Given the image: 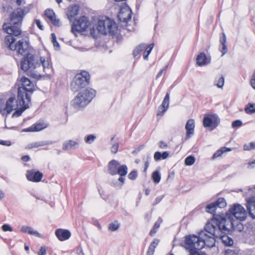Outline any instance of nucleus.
<instances>
[{
	"mask_svg": "<svg viewBox=\"0 0 255 255\" xmlns=\"http://www.w3.org/2000/svg\"><path fill=\"white\" fill-rule=\"evenodd\" d=\"M214 219L211 223L206 224L204 230L198 233V236L190 235L185 237L186 248L189 252V255H199L198 250L202 249L205 246L212 247L215 244V238H219L227 246L233 245V239L227 234L230 231L225 230L220 224L214 225Z\"/></svg>",
	"mask_w": 255,
	"mask_h": 255,
	"instance_id": "f257e3e1",
	"label": "nucleus"
},
{
	"mask_svg": "<svg viewBox=\"0 0 255 255\" xmlns=\"http://www.w3.org/2000/svg\"><path fill=\"white\" fill-rule=\"evenodd\" d=\"M17 49L18 54L24 55L21 62V69L27 72L30 77L38 79L42 72L47 74L51 70V65L47 58L36 57L27 51L28 49Z\"/></svg>",
	"mask_w": 255,
	"mask_h": 255,
	"instance_id": "f03ea898",
	"label": "nucleus"
},
{
	"mask_svg": "<svg viewBox=\"0 0 255 255\" xmlns=\"http://www.w3.org/2000/svg\"><path fill=\"white\" fill-rule=\"evenodd\" d=\"M29 10L28 7L17 8L10 14L8 23L3 24V30L8 34L4 39V44L6 48H11L15 42L16 39L13 36H17L21 34L20 27L23 19Z\"/></svg>",
	"mask_w": 255,
	"mask_h": 255,
	"instance_id": "7ed1b4c3",
	"label": "nucleus"
},
{
	"mask_svg": "<svg viewBox=\"0 0 255 255\" xmlns=\"http://www.w3.org/2000/svg\"><path fill=\"white\" fill-rule=\"evenodd\" d=\"M20 86L18 89V98L20 103L24 105L23 110L28 109L30 103V95L34 90V85L30 80L24 76L19 79Z\"/></svg>",
	"mask_w": 255,
	"mask_h": 255,
	"instance_id": "20e7f679",
	"label": "nucleus"
},
{
	"mask_svg": "<svg viewBox=\"0 0 255 255\" xmlns=\"http://www.w3.org/2000/svg\"><path fill=\"white\" fill-rule=\"evenodd\" d=\"M117 30V26L115 22L110 18L105 17L104 19H99L96 24L90 28V34L93 38H96L98 33L115 35Z\"/></svg>",
	"mask_w": 255,
	"mask_h": 255,
	"instance_id": "39448f33",
	"label": "nucleus"
},
{
	"mask_svg": "<svg viewBox=\"0 0 255 255\" xmlns=\"http://www.w3.org/2000/svg\"><path fill=\"white\" fill-rule=\"evenodd\" d=\"M96 94V91L92 88H87L83 90L71 101V105L76 110H81L91 102Z\"/></svg>",
	"mask_w": 255,
	"mask_h": 255,
	"instance_id": "423d86ee",
	"label": "nucleus"
},
{
	"mask_svg": "<svg viewBox=\"0 0 255 255\" xmlns=\"http://www.w3.org/2000/svg\"><path fill=\"white\" fill-rule=\"evenodd\" d=\"M217 224H220V226L223 227V229L230 231L241 232L244 228L243 224L240 221L222 216H217L215 218L214 225H217Z\"/></svg>",
	"mask_w": 255,
	"mask_h": 255,
	"instance_id": "0eeeda50",
	"label": "nucleus"
},
{
	"mask_svg": "<svg viewBox=\"0 0 255 255\" xmlns=\"http://www.w3.org/2000/svg\"><path fill=\"white\" fill-rule=\"evenodd\" d=\"M90 75L86 71H83L77 74L73 78L71 83V89L73 92H76L88 85Z\"/></svg>",
	"mask_w": 255,
	"mask_h": 255,
	"instance_id": "6e6552de",
	"label": "nucleus"
},
{
	"mask_svg": "<svg viewBox=\"0 0 255 255\" xmlns=\"http://www.w3.org/2000/svg\"><path fill=\"white\" fill-rule=\"evenodd\" d=\"M19 99L17 97L16 99L15 97H10L6 101L7 114H10L12 111L17 110L13 114V117H18L21 115L25 110H23V105L20 103Z\"/></svg>",
	"mask_w": 255,
	"mask_h": 255,
	"instance_id": "1a4fd4ad",
	"label": "nucleus"
},
{
	"mask_svg": "<svg viewBox=\"0 0 255 255\" xmlns=\"http://www.w3.org/2000/svg\"><path fill=\"white\" fill-rule=\"evenodd\" d=\"M108 171L113 175L118 174L121 176H124L128 173V167L126 165H121L118 161L113 159L108 164Z\"/></svg>",
	"mask_w": 255,
	"mask_h": 255,
	"instance_id": "9d476101",
	"label": "nucleus"
},
{
	"mask_svg": "<svg viewBox=\"0 0 255 255\" xmlns=\"http://www.w3.org/2000/svg\"><path fill=\"white\" fill-rule=\"evenodd\" d=\"M90 25L88 18L87 16H83L78 20L73 22L71 31L76 35V33H81L85 31Z\"/></svg>",
	"mask_w": 255,
	"mask_h": 255,
	"instance_id": "9b49d317",
	"label": "nucleus"
},
{
	"mask_svg": "<svg viewBox=\"0 0 255 255\" xmlns=\"http://www.w3.org/2000/svg\"><path fill=\"white\" fill-rule=\"evenodd\" d=\"M229 212L240 221H245L248 216L247 211L244 207L238 204H235Z\"/></svg>",
	"mask_w": 255,
	"mask_h": 255,
	"instance_id": "f8f14e48",
	"label": "nucleus"
},
{
	"mask_svg": "<svg viewBox=\"0 0 255 255\" xmlns=\"http://www.w3.org/2000/svg\"><path fill=\"white\" fill-rule=\"evenodd\" d=\"M220 122V119L217 115L207 114L204 116L203 124L205 128L211 127L214 129L219 124Z\"/></svg>",
	"mask_w": 255,
	"mask_h": 255,
	"instance_id": "ddd939ff",
	"label": "nucleus"
},
{
	"mask_svg": "<svg viewBox=\"0 0 255 255\" xmlns=\"http://www.w3.org/2000/svg\"><path fill=\"white\" fill-rule=\"evenodd\" d=\"M131 10L129 7H125L121 9L118 18L120 22L127 23L131 19Z\"/></svg>",
	"mask_w": 255,
	"mask_h": 255,
	"instance_id": "4468645a",
	"label": "nucleus"
},
{
	"mask_svg": "<svg viewBox=\"0 0 255 255\" xmlns=\"http://www.w3.org/2000/svg\"><path fill=\"white\" fill-rule=\"evenodd\" d=\"M211 61V57L208 54L201 52L196 57V63L199 66H204L209 64Z\"/></svg>",
	"mask_w": 255,
	"mask_h": 255,
	"instance_id": "2eb2a0df",
	"label": "nucleus"
},
{
	"mask_svg": "<svg viewBox=\"0 0 255 255\" xmlns=\"http://www.w3.org/2000/svg\"><path fill=\"white\" fill-rule=\"evenodd\" d=\"M195 128V122L194 120L189 119L187 121L185 125V129L186 130L185 140L188 139L194 134Z\"/></svg>",
	"mask_w": 255,
	"mask_h": 255,
	"instance_id": "dca6fc26",
	"label": "nucleus"
},
{
	"mask_svg": "<svg viewBox=\"0 0 255 255\" xmlns=\"http://www.w3.org/2000/svg\"><path fill=\"white\" fill-rule=\"evenodd\" d=\"M43 176L42 173L39 171L34 172L33 170H28L27 171L26 178L31 181L39 182L41 180Z\"/></svg>",
	"mask_w": 255,
	"mask_h": 255,
	"instance_id": "f3484780",
	"label": "nucleus"
},
{
	"mask_svg": "<svg viewBox=\"0 0 255 255\" xmlns=\"http://www.w3.org/2000/svg\"><path fill=\"white\" fill-rule=\"evenodd\" d=\"M55 235L60 241H63L70 237L71 233L67 230L59 229L56 230Z\"/></svg>",
	"mask_w": 255,
	"mask_h": 255,
	"instance_id": "a211bd4d",
	"label": "nucleus"
},
{
	"mask_svg": "<svg viewBox=\"0 0 255 255\" xmlns=\"http://www.w3.org/2000/svg\"><path fill=\"white\" fill-rule=\"evenodd\" d=\"M169 104V94L167 93L161 106L158 108L157 115H163L168 109Z\"/></svg>",
	"mask_w": 255,
	"mask_h": 255,
	"instance_id": "6ab92c4d",
	"label": "nucleus"
},
{
	"mask_svg": "<svg viewBox=\"0 0 255 255\" xmlns=\"http://www.w3.org/2000/svg\"><path fill=\"white\" fill-rule=\"evenodd\" d=\"M44 15L50 20L55 26H59V20L56 19L54 11L51 9H46Z\"/></svg>",
	"mask_w": 255,
	"mask_h": 255,
	"instance_id": "aec40b11",
	"label": "nucleus"
},
{
	"mask_svg": "<svg viewBox=\"0 0 255 255\" xmlns=\"http://www.w3.org/2000/svg\"><path fill=\"white\" fill-rule=\"evenodd\" d=\"M48 127L47 124L44 123H37L30 127L23 129L25 132H36L42 130Z\"/></svg>",
	"mask_w": 255,
	"mask_h": 255,
	"instance_id": "412c9836",
	"label": "nucleus"
},
{
	"mask_svg": "<svg viewBox=\"0 0 255 255\" xmlns=\"http://www.w3.org/2000/svg\"><path fill=\"white\" fill-rule=\"evenodd\" d=\"M79 11V6L78 5H73L68 8L67 15L68 19L72 21L74 17L78 15Z\"/></svg>",
	"mask_w": 255,
	"mask_h": 255,
	"instance_id": "4be33fe9",
	"label": "nucleus"
},
{
	"mask_svg": "<svg viewBox=\"0 0 255 255\" xmlns=\"http://www.w3.org/2000/svg\"><path fill=\"white\" fill-rule=\"evenodd\" d=\"M247 208L249 211V215L253 218L255 219V198H251L247 202Z\"/></svg>",
	"mask_w": 255,
	"mask_h": 255,
	"instance_id": "5701e85b",
	"label": "nucleus"
},
{
	"mask_svg": "<svg viewBox=\"0 0 255 255\" xmlns=\"http://www.w3.org/2000/svg\"><path fill=\"white\" fill-rule=\"evenodd\" d=\"M79 143L75 140H66L63 143L62 149L64 150H70L78 147Z\"/></svg>",
	"mask_w": 255,
	"mask_h": 255,
	"instance_id": "b1692460",
	"label": "nucleus"
},
{
	"mask_svg": "<svg viewBox=\"0 0 255 255\" xmlns=\"http://www.w3.org/2000/svg\"><path fill=\"white\" fill-rule=\"evenodd\" d=\"M20 232L23 233H27L36 237L42 238V235L40 233L34 230L32 227L28 226L22 225L20 229Z\"/></svg>",
	"mask_w": 255,
	"mask_h": 255,
	"instance_id": "393cba45",
	"label": "nucleus"
},
{
	"mask_svg": "<svg viewBox=\"0 0 255 255\" xmlns=\"http://www.w3.org/2000/svg\"><path fill=\"white\" fill-rule=\"evenodd\" d=\"M31 48L30 46L28 37L25 36L24 38L19 40L18 42L15 44L14 48Z\"/></svg>",
	"mask_w": 255,
	"mask_h": 255,
	"instance_id": "a878e982",
	"label": "nucleus"
},
{
	"mask_svg": "<svg viewBox=\"0 0 255 255\" xmlns=\"http://www.w3.org/2000/svg\"><path fill=\"white\" fill-rule=\"evenodd\" d=\"M54 142L52 141H41L36 142H33L28 144L26 146L27 149H32L33 148H38L40 146H42L46 145L51 144Z\"/></svg>",
	"mask_w": 255,
	"mask_h": 255,
	"instance_id": "bb28decb",
	"label": "nucleus"
},
{
	"mask_svg": "<svg viewBox=\"0 0 255 255\" xmlns=\"http://www.w3.org/2000/svg\"><path fill=\"white\" fill-rule=\"evenodd\" d=\"M217 208L216 207V204L214 203H212L210 204H208L206 208V211L208 213H210L213 215V217L210 223L212 222V220L215 219V217L217 216H222L223 217H225L223 215H216V211Z\"/></svg>",
	"mask_w": 255,
	"mask_h": 255,
	"instance_id": "cd10ccee",
	"label": "nucleus"
},
{
	"mask_svg": "<svg viewBox=\"0 0 255 255\" xmlns=\"http://www.w3.org/2000/svg\"><path fill=\"white\" fill-rule=\"evenodd\" d=\"M169 156V152L168 151H164L161 153L159 151H156L154 154V159L155 161H158L161 159H166Z\"/></svg>",
	"mask_w": 255,
	"mask_h": 255,
	"instance_id": "c85d7f7f",
	"label": "nucleus"
},
{
	"mask_svg": "<svg viewBox=\"0 0 255 255\" xmlns=\"http://www.w3.org/2000/svg\"><path fill=\"white\" fill-rule=\"evenodd\" d=\"M225 83L224 77L223 75L218 76L216 78L214 84L219 88H223Z\"/></svg>",
	"mask_w": 255,
	"mask_h": 255,
	"instance_id": "c756f323",
	"label": "nucleus"
},
{
	"mask_svg": "<svg viewBox=\"0 0 255 255\" xmlns=\"http://www.w3.org/2000/svg\"><path fill=\"white\" fill-rule=\"evenodd\" d=\"M231 149L229 148H227L226 147H223L218 150L213 155L212 158L215 159L218 157L221 156L224 152L226 151H231Z\"/></svg>",
	"mask_w": 255,
	"mask_h": 255,
	"instance_id": "7c9ffc66",
	"label": "nucleus"
},
{
	"mask_svg": "<svg viewBox=\"0 0 255 255\" xmlns=\"http://www.w3.org/2000/svg\"><path fill=\"white\" fill-rule=\"evenodd\" d=\"M245 111L248 114H253L255 113V104L248 103L245 108Z\"/></svg>",
	"mask_w": 255,
	"mask_h": 255,
	"instance_id": "2f4dec72",
	"label": "nucleus"
},
{
	"mask_svg": "<svg viewBox=\"0 0 255 255\" xmlns=\"http://www.w3.org/2000/svg\"><path fill=\"white\" fill-rule=\"evenodd\" d=\"M112 142V147L111 148V151L113 154H116L119 149V144L118 141L114 140V137H113L111 138Z\"/></svg>",
	"mask_w": 255,
	"mask_h": 255,
	"instance_id": "473e14b6",
	"label": "nucleus"
},
{
	"mask_svg": "<svg viewBox=\"0 0 255 255\" xmlns=\"http://www.w3.org/2000/svg\"><path fill=\"white\" fill-rule=\"evenodd\" d=\"M216 204V208H223L226 206V202L224 198H220L216 201L215 202H214Z\"/></svg>",
	"mask_w": 255,
	"mask_h": 255,
	"instance_id": "72a5a7b5",
	"label": "nucleus"
},
{
	"mask_svg": "<svg viewBox=\"0 0 255 255\" xmlns=\"http://www.w3.org/2000/svg\"><path fill=\"white\" fill-rule=\"evenodd\" d=\"M120 227V224L118 221H115L111 223L109 225V230L112 232L117 231Z\"/></svg>",
	"mask_w": 255,
	"mask_h": 255,
	"instance_id": "f704fd0d",
	"label": "nucleus"
},
{
	"mask_svg": "<svg viewBox=\"0 0 255 255\" xmlns=\"http://www.w3.org/2000/svg\"><path fill=\"white\" fill-rule=\"evenodd\" d=\"M6 106V102L4 103L2 100H0V113L4 115L7 114V108L5 107Z\"/></svg>",
	"mask_w": 255,
	"mask_h": 255,
	"instance_id": "c9c22d12",
	"label": "nucleus"
},
{
	"mask_svg": "<svg viewBox=\"0 0 255 255\" xmlns=\"http://www.w3.org/2000/svg\"><path fill=\"white\" fill-rule=\"evenodd\" d=\"M195 158L193 156L187 157L184 161L185 164L187 166H191L195 162Z\"/></svg>",
	"mask_w": 255,
	"mask_h": 255,
	"instance_id": "e433bc0d",
	"label": "nucleus"
},
{
	"mask_svg": "<svg viewBox=\"0 0 255 255\" xmlns=\"http://www.w3.org/2000/svg\"><path fill=\"white\" fill-rule=\"evenodd\" d=\"M152 178L155 183H159L161 179L159 172L158 171H154L152 174Z\"/></svg>",
	"mask_w": 255,
	"mask_h": 255,
	"instance_id": "4c0bfd02",
	"label": "nucleus"
},
{
	"mask_svg": "<svg viewBox=\"0 0 255 255\" xmlns=\"http://www.w3.org/2000/svg\"><path fill=\"white\" fill-rule=\"evenodd\" d=\"M96 138V136L94 134H89L85 137V141L86 143L88 144H91L94 141Z\"/></svg>",
	"mask_w": 255,
	"mask_h": 255,
	"instance_id": "58836bf2",
	"label": "nucleus"
},
{
	"mask_svg": "<svg viewBox=\"0 0 255 255\" xmlns=\"http://www.w3.org/2000/svg\"><path fill=\"white\" fill-rule=\"evenodd\" d=\"M159 243V240L157 239H154L152 241V242L150 244L149 247V248H151V249L155 250V249L156 248V246L158 245V243Z\"/></svg>",
	"mask_w": 255,
	"mask_h": 255,
	"instance_id": "ea45409f",
	"label": "nucleus"
},
{
	"mask_svg": "<svg viewBox=\"0 0 255 255\" xmlns=\"http://www.w3.org/2000/svg\"><path fill=\"white\" fill-rule=\"evenodd\" d=\"M220 42L221 44L222 45V48H227L226 42V37L225 33H222V36L220 37Z\"/></svg>",
	"mask_w": 255,
	"mask_h": 255,
	"instance_id": "a19ab883",
	"label": "nucleus"
},
{
	"mask_svg": "<svg viewBox=\"0 0 255 255\" xmlns=\"http://www.w3.org/2000/svg\"><path fill=\"white\" fill-rule=\"evenodd\" d=\"M51 41L53 43L54 47H59V44L57 41L56 35L54 33L51 34Z\"/></svg>",
	"mask_w": 255,
	"mask_h": 255,
	"instance_id": "79ce46f5",
	"label": "nucleus"
},
{
	"mask_svg": "<svg viewBox=\"0 0 255 255\" xmlns=\"http://www.w3.org/2000/svg\"><path fill=\"white\" fill-rule=\"evenodd\" d=\"M243 123L241 120H236L234 121L232 124V126L233 128H238L241 127Z\"/></svg>",
	"mask_w": 255,
	"mask_h": 255,
	"instance_id": "37998d69",
	"label": "nucleus"
},
{
	"mask_svg": "<svg viewBox=\"0 0 255 255\" xmlns=\"http://www.w3.org/2000/svg\"><path fill=\"white\" fill-rule=\"evenodd\" d=\"M154 46V43H151L149 45H147L145 43H141L139 44L137 48H153Z\"/></svg>",
	"mask_w": 255,
	"mask_h": 255,
	"instance_id": "c03bdc74",
	"label": "nucleus"
},
{
	"mask_svg": "<svg viewBox=\"0 0 255 255\" xmlns=\"http://www.w3.org/2000/svg\"><path fill=\"white\" fill-rule=\"evenodd\" d=\"M137 176L136 171H132L128 175V177L131 180H134Z\"/></svg>",
	"mask_w": 255,
	"mask_h": 255,
	"instance_id": "a18cd8bd",
	"label": "nucleus"
},
{
	"mask_svg": "<svg viewBox=\"0 0 255 255\" xmlns=\"http://www.w3.org/2000/svg\"><path fill=\"white\" fill-rule=\"evenodd\" d=\"M2 230L4 232H12L13 231L12 228L8 224H4L1 227Z\"/></svg>",
	"mask_w": 255,
	"mask_h": 255,
	"instance_id": "49530a36",
	"label": "nucleus"
},
{
	"mask_svg": "<svg viewBox=\"0 0 255 255\" xmlns=\"http://www.w3.org/2000/svg\"><path fill=\"white\" fill-rule=\"evenodd\" d=\"M38 255H46V250L44 247H41L39 250L37 252Z\"/></svg>",
	"mask_w": 255,
	"mask_h": 255,
	"instance_id": "de8ad7c7",
	"label": "nucleus"
},
{
	"mask_svg": "<svg viewBox=\"0 0 255 255\" xmlns=\"http://www.w3.org/2000/svg\"><path fill=\"white\" fill-rule=\"evenodd\" d=\"M161 222L162 220L161 219V218H159L158 220L156 221V222L154 223L153 228L158 230V229L159 228L160 226Z\"/></svg>",
	"mask_w": 255,
	"mask_h": 255,
	"instance_id": "09e8293b",
	"label": "nucleus"
},
{
	"mask_svg": "<svg viewBox=\"0 0 255 255\" xmlns=\"http://www.w3.org/2000/svg\"><path fill=\"white\" fill-rule=\"evenodd\" d=\"M35 22L37 26L40 29V30H43L44 27L43 25L41 24V22L40 20L39 19H36L35 20Z\"/></svg>",
	"mask_w": 255,
	"mask_h": 255,
	"instance_id": "8fccbe9b",
	"label": "nucleus"
},
{
	"mask_svg": "<svg viewBox=\"0 0 255 255\" xmlns=\"http://www.w3.org/2000/svg\"><path fill=\"white\" fill-rule=\"evenodd\" d=\"M151 50L152 49H149L148 50L144 52L143 57L145 60H147L148 56L151 53Z\"/></svg>",
	"mask_w": 255,
	"mask_h": 255,
	"instance_id": "3c124183",
	"label": "nucleus"
},
{
	"mask_svg": "<svg viewBox=\"0 0 255 255\" xmlns=\"http://www.w3.org/2000/svg\"><path fill=\"white\" fill-rule=\"evenodd\" d=\"M225 255H237V254L235 251L228 249L225 251Z\"/></svg>",
	"mask_w": 255,
	"mask_h": 255,
	"instance_id": "603ef678",
	"label": "nucleus"
},
{
	"mask_svg": "<svg viewBox=\"0 0 255 255\" xmlns=\"http://www.w3.org/2000/svg\"><path fill=\"white\" fill-rule=\"evenodd\" d=\"M244 149L245 150H253L252 146H251V143L246 144L244 145Z\"/></svg>",
	"mask_w": 255,
	"mask_h": 255,
	"instance_id": "864d4df0",
	"label": "nucleus"
},
{
	"mask_svg": "<svg viewBox=\"0 0 255 255\" xmlns=\"http://www.w3.org/2000/svg\"><path fill=\"white\" fill-rule=\"evenodd\" d=\"M0 144L3 145L9 146L11 145V142L8 140H0Z\"/></svg>",
	"mask_w": 255,
	"mask_h": 255,
	"instance_id": "5fc2aeb1",
	"label": "nucleus"
},
{
	"mask_svg": "<svg viewBox=\"0 0 255 255\" xmlns=\"http://www.w3.org/2000/svg\"><path fill=\"white\" fill-rule=\"evenodd\" d=\"M141 49H135L134 51H133V56L134 57H135L136 56H137L141 52Z\"/></svg>",
	"mask_w": 255,
	"mask_h": 255,
	"instance_id": "6e6d98bb",
	"label": "nucleus"
},
{
	"mask_svg": "<svg viewBox=\"0 0 255 255\" xmlns=\"http://www.w3.org/2000/svg\"><path fill=\"white\" fill-rule=\"evenodd\" d=\"M159 146L161 149H165L167 148V144L163 141H160L159 143Z\"/></svg>",
	"mask_w": 255,
	"mask_h": 255,
	"instance_id": "4d7b16f0",
	"label": "nucleus"
},
{
	"mask_svg": "<svg viewBox=\"0 0 255 255\" xmlns=\"http://www.w3.org/2000/svg\"><path fill=\"white\" fill-rule=\"evenodd\" d=\"M154 253V251L151 249V248H149V247H148V249L146 253V255H153Z\"/></svg>",
	"mask_w": 255,
	"mask_h": 255,
	"instance_id": "13d9d810",
	"label": "nucleus"
},
{
	"mask_svg": "<svg viewBox=\"0 0 255 255\" xmlns=\"http://www.w3.org/2000/svg\"><path fill=\"white\" fill-rule=\"evenodd\" d=\"M151 156L149 153H147L146 156L143 158V161H150L151 160Z\"/></svg>",
	"mask_w": 255,
	"mask_h": 255,
	"instance_id": "bf43d9fd",
	"label": "nucleus"
},
{
	"mask_svg": "<svg viewBox=\"0 0 255 255\" xmlns=\"http://www.w3.org/2000/svg\"><path fill=\"white\" fill-rule=\"evenodd\" d=\"M21 159L24 162H27L30 160V157L28 155H24L22 156Z\"/></svg>",
	"mask_w": 255,
	"mask_h": 255,
	"instance_id": "052dcab7",
	"label": "nucleus"
},
{
	"mask_svg": "<svg viewBox=\"0 0 255 255\" xmlns=\"http://www.w3.org/2000/svg\"><path fill=\"white\" fill-rule=\"evenodd\" d=\"M250 84L252 88L255 90V79H251Z\"/></svg>",
	"mask_w": 255,
	"mask_h": 255,
	"instance_id": "680f3d73",
	"label": "nucleus"
},
{
	"mask_svg": "<svg viewBox=\"0 0 255 255\" xmlns=\"http://www.w3.org/2000/svg\"><path fill=\"white\" fill-rule=\"evenodd\" d=\"M77 255H85L82 250L81 248H78L77 250Z\"/></svg>",
	"mask_w": 255,
	"mask_h": 255,
	"instance_id": "e2e57ef3",
	"label": "nucleus"
},
{
	"mask_svg": "<svg viewBox=\"0 0 255 255\" xmlns=\"http://www.w3.org/2000/svg\"><path fill=\"white\" fill-rule=\"evenodd\" d=\"M157 229H154V228H152L151 231H150L149 232V235L151 236H153L156 232L157 231Z\"/></svg>",
	"mask_w": 255,
	"mask_h": 255,
	"instance_id": "0e129e2a",
	"label": "nucleus"
},
{
	"mask_svg": "<svg viewBox=\"0 0 255 255\" xmlns=\"http://www.w3.org/2000/svg\"><path fill=\"white\" fill-rule=\"evenodd\" d=\"M144 161V172H146L147 168L149 166V161Z\"/></svg>",
	"mask_w": 255,
	"mask_h": 255,
	"instance_id": "69168bd1",
	"label": "nucleus"
},
{
	"mask_svg": "<svg viewBox=\"0 0 255 255\" xmlns=\"http://www.w3.org/2000/svg\"><path fill=\"white\" fill-rule=\"evenodd\" d=\"M220 51L222 53L221 56H223L228 52V49H221Z\"/></svg>",
	"mask_w": 255,
	"mask_h": 255,
	"instance_id": "338daca9",
	"label": "nucleus"
},
{
	"mask_svg": "<svg viewBox=\"0 0 255 255\" xmlns=\"http://www.w3.org/2000/svg\"><path fill=\"white\" fill-rule=\"evenodd\" d=\"M2 9H3V11H8L9 9H12V7L11 6H10L9 5L8 6H3Z\"/></svg>",
	"mask_w": 255,
	"mask_h": 255,
	"instance_id": "774afa93",
	"label": "nucleus"
}]
</instances>
